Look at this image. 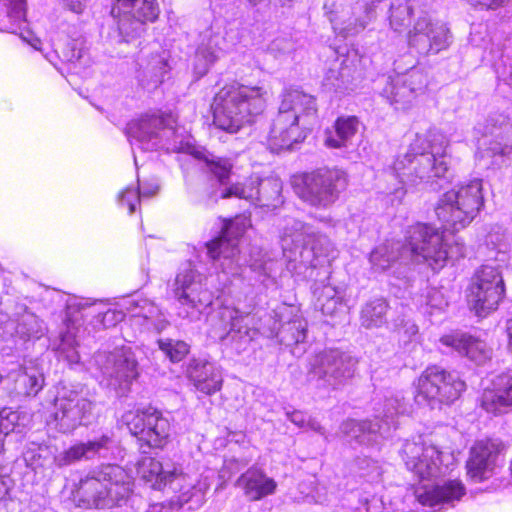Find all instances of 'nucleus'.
<instances>
[{
	"instance_id": "ea45409f",
	"label": "nucleus",
	"mask_w": 512,
	"mask_h": 512,
	"mask_svg": "<svg viewBox=\"0 0 512 512\" xmlns=\"http://www.w3.org/2000/svg\"><path fill=\"white\" fill-rule=\"evenodd\" d=\"M14 329L16 336L23 341L38 340L48 333L44 321L28 310L17 318Z\"/></svg>"
},
{
	"instance_id": "c9c22d12",
	"label": "nucleus",
	"mask_w": 512,
	"mask_h": 512,
	"mask_svg": "<svg viewBox=\"0 0 512 512\" xmlns=\"http://www.w3.org/2000/svg\"><path fill=\"white\" fill-rule=\"evenodd\" d=\"M237 485L244 491L250 500H259L271 495L276 490L277 484L274 479L268 477L258 468H250L243 473Z\"/></svg>"
},
{
	"instance_id": "2eb2a0df",
	"label": "nucleus",
	"mask_w": 512,
	"mask_h": 512,
	"mask_svg": "<svg viewBox=\"0 0 512 512\" xmlns=\"http://www.w3.org/2000/svg\"><path fill=\"white\" fill-rule=\"evenodd\" d=\"M404 411V398L400 394H393L386 397L376 408L375 417L381 420V424L350 419L343 422L340 429L349 441L355 440L360 444L372 445L378 443L379 438L390 436L391 431L397 427V416Z\"/></svg>"
},
{
	"instance_id": "c85d7f7f",
	"label": "nucleus",
	"mask_w": 512,
	"mask_h": 512,
	"mask_svg": "<svg viewBox=\"0 0 512 512\" xmlns=\"http://www.w3.org/2000/svg\"><path fill=\"white\" fill-rule=\"evenodd\" d=\"M117 449V442L110 434H102L87 442H79L69 449L54 456V464L57 467H64L82 459L94 457H108Z\"/></svg>"
},
{
	"instance_id": "e2e57ef3",
	"label": "nucleus",
	"mask_w": 512,
	"mask_h": 512,
	"mask_svg": "<svg viewBox=\"0 0 512 512\" xmlns=\"http://www.w3.org/2000/svg\"><path fill=\"white\" fill-rule=\"evenodd\" d=\"M381 468L379 465L372 461L371 462V471L368 473L363 474L365 477H367L370 481H378L381 478Z\"/></svg>"
},
{
	"instance_id": "f03ea898",
	"label": "nucleus",
	"mask_w": 512,
	"mask_h": 512,
	"mask_svg": "<svg viewBox=\"0 0 512 512\" xmlns=\"http://www.w3.org/2000/svg\"><path fill=\"white\" fill-rule=\"evenodd\" d=\"M449 145L446 137L431 130L426 135L415 136L408 151L399 155L393 164L397 184L385 192L391 205L399 204L406 194L404 184L418 186L433 184L446 176L449 168Z\"/></svg>"
},
{
	"instance_id": "393cba45",
	"label": "nucleus",
	"mask_w": 512,
	"mask_h": 512,
	"mask_svg": "<svg viewBox=\"0 0 512 512\" xmlns=\"http://www.w3.org/2000/svg\"><path fill=\"white\" fill-rule=\"evenodd\" d=\"M216 316L223 324V329L216 336L222 341L234 343L237 349L252 341L258 331L266 333L265 326L254 323L255 315L242 312L230 306H222Z\"/></svg>"
},
{
	"instance_id": "7ed1b4c3",
	"label": "nucleus",
	"mask_w": 512,
	"mask_h": 512,
	"mask_svg": "<svg viewBox=\"0 0 512 512\" xmlns=\"http://www.w3.org/2000/svg\"><path fill=\"white\" fill-rule=\"evenodd\" d=\"M280 240L289 270L310 268L309 277H313L314 269L321 268L329 278L330 265L337 257V250L325 235L316 233L311 226L299 220L286 218Z\"/></svg>"
},
{
	"instance_id": "a878e982",
	"label": "nucleus",
	"mask_w": 512,
	"mask_h": 512,
	"mask_svg": "<svg viewBox=\"0 0 512 512\" xmlns=\"http://www.w3.org/2000/svg\"><path fill=\"white\" fill-rule=\"evenodd\" d=\"M449 29L442 23H434L427 14L420 15L408 33V44L419 54H436L449 47Z\"/></svg>"
},
{
	"instance_id": "cd10ccee",
	"label": "nucleus",
	"mask_w": 512,
	"mask_h": 512,
	"mask_svg": "<svg viewBox=\"0 0 512 512\" xmlns=\"http://www.w3.org/2000/svg\"><path fill=\"white\" fill-rule=\"evenodd\" d=\"M439 343L449 352L466 357L476 365H483L492 357V348L485 340L466 332L453 331L445 334L439 339Z\"/></svg>"
},
{
	"instance_id": "39448f33",
	"label": "nucleus",
	"mask_w": 512,
	"mask_h": 512,
	"mask_svg": "<svg viewBox=\"0 0 512 512\" xmlns=\"http://www.w3.org/2000/svg\"><path fill=\"white\" fill-rule=\"evenodd\" d=\"M196 158L203 159L207 170L215 176L218 189L209 192V198L213 201L236 197L244 199L259 207H266L270 210L277 208L283 203L281 197L282 184L278 179H260L254 175L245 182H238L230 186H224L225 180L229 177L232 164L228 159L207 154L205 152H194Z\"/></svg>"
},
{
	"instance_id": "052dcab7",
	"label": "nucleus",
	"mask_w": 512,
	"mask_h": 512,
	"mask_svg": "<svg viewBox=\"0 0 512 512\" xmlns=\"http://www.w3.org/2000/svg\"><path fill=\"white\" fill-rule=\"evenodd\" d=\"M21 38L35 50H41V40L33 32L29 30L21 32Z\"/></svg>"
},
{
	"instance_id": "a211bd4d",
	"label": "nucleus",
	"mask_w": 512,
	"mask_h": 512,
	"mask_svg": "<svg viewBox=\"0 0 512 512\" xmlns=\"http://www.w3.org/2000/svg\"><path fill=\"white\" fill-rule=\"evenodd\" d=\"M465 388V382L458 374L431 366L418 379L415 400L420 405L427 404L434 408L441 404L453 403Z\"/></svg>"
},
{
	"instance_id": "f3484780",
	"label": "nucleus",
	"mask_w": 512,
	"mask_h": 512,
	"mask_svg": "<svg viewBox=\"0 0 512 512\" xmlns=\"http://www.w3.org/2000/svg\"><path fill=\"white\" fill-rule=\"evenodd\" d=\"M299 197L308 204L327 208L335 203L347 187V175L338 168H319L300 177Z\"/></svg>"
},
{
	"instance_id": "72a5a7b5",
	"label": "nucleus",
	"mask_w": 512,
	"mask_h": 512,
	"mask_svg": "<svg viewBox=\"0 0 512 512\" xmlns=\"http://www.w3.org/2000/svg\"><path fill=\"white\" fill-rule=\"evenodd\" d=\"M121 306L134 319H143L142 324L147 330L154 329L157 332H161L168 325L163 312L148 298L139 295L127 297L123 299Z\"/></svg>"
},
{
	"instance_id": "1a4fd4ad",
	"label": "nucleus",
	"mask_w": 512,
	"mask_h": 512,
	"mask_svg": "<svg viewBox=\"0 0 512 512\" xmlns=\"http://www.w3.org/2000/svg\"><path fill=\"white\" fill-rule=\"evenodd\" d=\"M136 471L137 475L155 490L171 485L174 490L181 491L178 497L179 505L173 508L187 511L199 509L204 492L210 487V479L215 476V472L208 469L202 475V479L195 483V480L183 473L180 467H164L160 461L151 457H143L138 462Z\"/></svg>"
},
{
	"instance_id": "3c124183",
	"label": "nucleus",
	"mask_w": 512,
	"mask_h": 512,
	"mask_svg": "<svg viewBox=\"0 0 512 512\" xmlns=\"http://www.w3.org/2000/svg\"><path fill=\"white\" fill-rule=\"evenodd\" d=\"M444 294L437 288H429L425 296L424 313L433 314V310L442 311L447 306Z\"/></svg>"
},
{
	"instance_id": "473e14b6",
	"label": "nucleus",
	"mask_w": 512,
	"mask_h": 512,
	"mask_svg": "<svg viewBox=\"0 0 512 512\" xmlns=\"http://www.w3.org/2000/svg\"><path fill=\"white\" fill-rule=\"evenodd\" d=\"M480 403L487 413L493 415L512 411V375L501 374L495 377L491 387L484 389Z\"/></svg>"
},
{
	"instance_id": "423d86ee",
	"label": "nucleus",
	"mask_w": 512,
	"mask_h": 512,
	"mask_svg": "<svg viewBox=\"0 0 512 512\" xmlns=\"http://www.w3.org/2000/svg\"><path fill=\"white\" fill-rule=\"evenodd\" d=\"M126 133L132 146L136 167L137 149L179 152L190 147L189 138L183 135L175 115L171 112L151 110L142 113L127 124Z\"/></svg>"
},
{
	"instance_id": "6e6552de",
	"label": "nucleus",
	"mask_w": 512,
	"mask_h": 512,
	"mask_svg": "<svg viewBox=\"0 0 512 512\" xmlns=\"http://www.w3.org/2000/svg\"><path fill=\"white\" fill-rule=\"evenodd\" d=\"M486 241L495 250L494 259L499 264L497 266L484 264L471 277L466 297L469 308L478 317H486L495 311L503 299L505 284L501 264H505L509 258V244L504 240V236L500 238L497 235L489 234Z\"/></svg>"
},
{
	"instance_id": "338daca9",
	"label": "nucleus",
	"mask_w": 512,
	"mask_h": 512,
	"mask_svg": "<svg viewBox=\"0 0 512 512\" xmlns=\"http://www.w3.org/2000/svg\"><path fill=\"white\" fill-rule=\"evenodd\" d=\"M7 434L4 433V431H2V428L0 427V453L2 452L3 450V446H4V437L6 436Z\"/></svg>"
},
{
	"instance_id": "680f3d73",
	"label": "nucleus",
	"mask_w": 512,
	"mask_h": 512,
	"mask_svg": "<svg viewBox=\"0 0 512 512\" xmlns=\"http://www.w3.org/2000/svg\"><path fill=\"white\" fill-rule=\"evenodd\" d=\"M366 24V21H360L359 23H356L353 27L351 26V24H349L341 28V33H343L345 36L355 34L360 30L364 29Z\"/></svg>"
},
{
	"instance_id": "9b49d317",
	"label": "nucleus",
	"mask_w": 512,
	"mask_h": 512,
	"mask_svg": "<svg viewBox=\"0 0 512 512\" xmlns=\"http://www.w3.org/2000/svg\"><path fill=\"white\" fill-rule=\"evenodd\" d=\"M132 477L118 465H102L80 482L79 493H95L83 500L86 509H111L121 507L132 492Z\"/></svg>"
},
{
	"instance_id": "c03bdc74",
	"label": "nucleus",
	"mask_w": 512,
	"mask_h": 512,
	"mask_svg": "<svg viewBox=\"0 0 512 512\" xmlns=\"http://www.w3.org/2000/svg\"><path fill=\"white\" fill-rule=\"evenodd\" d=\"M62 58L64 61L80 66H86L89 62L85 40L78 37L69 41L62 49Z\"/></svg>"
},
{
	"instance_id": "4468645a",
	"label": "nucleus",
	"mask_w": 512,
	"mask_h": 512,
	"mask_svg": "<svg viewBox=\"0 0 512 512\" xmlns=\"http://www.w3.org/2000/svg\"><path fill=\"white\" fill-rule=\"evenodd\" d=\"M204 277L191 262L183 264L172 284L177 314L182 319L197 321L213 303V293L205 287Z\"/></svg>"
},
{
	"instance_id": "dca6fc26",
	"label": "nucleus",
	"mask_w": 512,
	"mask_h": 512,
	"mask_svg": "<svg viewBox=\"0 0 512 512\" xmlns=\"http://www.w3.org/2000/svg\"><path fill=\"white\" fill-rule=\"evenodd\" d=\"M244 233L242 220L226 221L223 223L220 237L207 243V253L216 269L227 276H238L242 267L250 265L256 269V262H250L241 255L238 239Z\"/></svg>"
},
{
	"instance_id": "69168bd1",
	"label": "nucleus",
	"mask_w": 512,
	"mask_h": 512,
	"mask_svg": "<svg viewBox=\"0 0 512 512\" xmlns=\"http://www.w3.org/2000/svg\"><path fill=\"white\" fill-rule=\"evenodd\" d=\"M377 502H378V500L375 497H373L371 499V501H368V499H365V504H366L365 510L367 512H369L371 509H375L376 506L374 504L377 503Z\"/></svg>"
},
{
	"instance_id": "37998d69",
	"label": "nucleus",
	"mask_w": 512,
	"mask_h": 512,
	"mask_svg": "<svg viewBox=\"0 0 512 512\" xmlns=\"http://www.w3.org/2000/svg\"><path fill=\"white\" fill-rule=\"evenodd\" d=\"M396 83L407 85L418 97L425 92L428 85V77L423 70L412 68L405 73L396 74Z\"/></svg>"
},
{
	"instance_id": "7c9ffc66",
	"label": "nucleus",
	"mask_w": 512,
	"mask_h": 512,
	"mask_svg": "<svg viewBox=\"0 0 512 512\" xmlns=\"http://www.w3.org/2000/svg\"><path fill=\"white\" fill-rule=\"evenodd\" d=\"M186 372L195 389L202 394L213 395L222 387V371L215 362L203 358L192 359Z\"/></svg>"
},
{
	"instance_id": "774afa93",
	"label": "nucleus",
	"mask_w": 512,
	"mask_h": 512,
	"mask_svg": "<svg viewBox=\"0 0 512 512\" xmlns=\"http://www.w3.org/2000/svg\"><path fill=\"white\" fill-rule=\"evenodd\" d=\"M409 331L412 333V334H415L417 333V327L412 324L410 327H409Z\"/></svg>"
},
{
	"instance_id": "f704fd0d",
	"label": "nucleus",
	"mask_w": 512,
	"mask_h": 512,
	"mask_svg": "<svg viewBox=\"0 0 512 512\" xmlns=\"http://www.w3.org/2000/svg\"><path fill=\"white\" fill-rule=\"evenodd\" d=\"M223 37L212 29L206 30L201 35L193 60L194 74L200 78L208 73L212 65L219 59L223 50Z\"/></svg>"
},
{
	"instance_id": "4be33fe9",
	"label": "nucleus",
	"mask_w": 512,
	"mask_h": 512,
	"mask_svg": "<svg viewBox=\"0 0 512 512\" xmlns=\"http://www.w3.org/2000/svg\"><path fill=\"white\" fill-rule=\"evenodd\" d=\"M122 422L132 435L152 448L164 447L171 434L170 419L153 407L129 410Z\"/></svg>"
},
{
	"instance_id": "8fccbe9b",
	"label": "nucleus",
	"mask_w": 512,
	"mask_h": 512,
	"mask_svg": "<svg viewBox=\"0 0 512 512\" xmlns=\"http://www.w3.org/2000/svg\"><path fill=\"white\" fill-rule=\"evenodd\" d=\"M26 0H0V4L6 8L7 17L12 24H20L25 21Z\"/></svg>"
},
{
	"instance_id": "ddd939ff",
	"label": "nucleus",
	"mask_w": 512,
	"mask_h": 512,
	"mask_svg": "<svg viewBox=\"0 0 512 512\" xmlns=\"http://www.w3.org/2000/svg\"><path fill=\"white\" fill-rule=\"evenodd\" d=\"M478 140L476 158L486 168L500 166L503 158L512 153V119L508 113L493 112L474 126Z\"/></svg>"
},
{
	"instance_id": "5701e85b",
	"label": "nucleus",
	"mask_w": 512,
	"mask_h": 512,
	"mask_svg": "<svg viewBox=\"0 0 512 512\" xmlns=\"http://www.w3.org/2000/svg\"><path fill=\"white\" fill-rule=\"evenodd\" d=\"M91 410L92 402L77 390L59 386L54 398V412L48 418L47 425L58 432L70 433L83 424Z\"/></svg>"
},
{
	"instance_id": "9d476101",
	"label": "nucleus",
	"mask_w": 512,
	"mask_h": 512,
	"mask_svg": "<svg viewBox=\"0 0 512 512\" xmlns=\"http://www.w3.org/2000/svg\"><path fill=\"white\" fill-rule=\"evenodd\" d=\"M76 308L79 312L86 309H92L97 314L96 322L103 328L115 326L124 319V312L111 308L102 301L90 302L89 300H75L68 304L65 317L56 335L50 334L49 348L54 351L59 359L65 360L68 364H79L80 355L77 350V334L80 323L78 318L71 317V309Z\"/></svg>"
},
{
	"instance_id": "a18cd8bd",
	"label": "nucleus",
	"mask_w": 512,
	"mask_h": 512,
	"mask_svg": "<svg viewBox=\"0 0 512 512\" xmlns=\"http://www.w3.org/2000/svg\"><path fill=\"white\" fill-rule=\"evenodd\" d=\"M349 70L346 67L341 68L339 71L330 69L324 79V86L329 90L344 93L352 90L349 85Z\"/></svg>"
},
{
	"instance_id": "79ce46f5",
	"label": "nucleus",
	"mask_w": 512,
	"mask_h": 512,
	"mask_svg": "<svg viewBox=\"0 0 512 512\" xmlns=\"http://www.w3.org/2000/svg\"><path fill=\"white\" fill-rule=\"evenodd\" d=\"M388 304L384 299H374L361 310L360 322L364 328L382 327L387 322Z\"/></svg>"
},
{
	"instance_id": "0eeeda50",
	"label": "nucleus",
	"mask_w": 512,
	"mask_h": 512,
	"mask_svg": "<svg viewBox=\"0 0 512 512\" xmlns=\"http://www.w3.org/2000/svg\"><path fill=\"white\" fill-rule=\"evenodd\" d=\"M267 91L260 86L233 84L220 89L213 102V124L230 134L251 124L266 108Z\"/></svg>"
},
{
	"instance_id": "603ef678",
	"label": "nucleus",
	"mask_w": 512,
	"mask_h": 512,
	"mask_svg": "<svg viewBox=\"0 0 512 512\" xmlns=\"http://www.w3.org/2000/svg\"><path fill=\"white\" fill-rule=\"evenodd\" d=\"M140 191L138 187H127L118 195V203L122 207H127L129 213L136 211L137 205L140 204Z\"/></svg>"
},
{
	"instance_id": "bb28decb",
	"label": "nucleus",
	"mask_w": 512,
	"mask_h": 512,
	"mask_svg": "<svg viewBox=\"0 0 512 512\" xmlns=\"http://www.w3.org/2000/svg\"><path fill=\"white\" fill-rule=\"evenodd\" d=\"M293 308L290 306L282 305L274 311L275 317L273 325L268 328L270 336H275L279 339L280 343L285 346H295L292 349V354L300 357L305 352L304 348L299 345L305 342L307 336V322L299 316L289 319L284 322V315L291 314Z\"/></svg>"
},
{
	"instance_id": "f8f14e48",
	"label": "nucleus",
	"mask_w": 512,
	"mask_h": 512,
	"mask_svg": "<svg viewBox=\"0 0 512 512\" xmlns=\"http://www.w3.org/2000/svg\"><path fill=\"white\" fill-rule=\"evenodd\" d=\"M483 183L479 178L465 180L439 199L435 213L446 229L454 232L467 227L484 205Z\"/></svg>"
},
{
	"instance_id": "58836bf2",
	"label": "nucleus",
	"mask_w": 512,
	"mask_h": 512,
	"mask_svg": "<svg viewBox=\"0 0 512 512\" xmlns=\"http://www.w3.org/2000/svg\"><path fill=\"white\" fill-rule=\"evenodd\" d=\"M45 378L42 367L36 361H28L24 364L16 379L19 392L31 396L37 395L44 386Z\"/></svg>"
},
{
	"instance_id": "412c9836",
	"label": "nucleus",
	"mask_w": 512,
	"mask_h": 512,
	"mask_svg": "<svg viewBox=\"0 0 512 512\" xmlns=\"http://www.w3.org/2000/svg\"><path fill=\"white\" fill-rule=\"evenodd\" d=\"M159 13L156 0H116L111 8V16L125 42L140 37L146 24L154 22Z\"/></svg>"
},
{
	"instance_id": "6ab92c4d",
	"label": "nucleus",
	"mask_w": 512,
	"mask_h": 512,
	"mask_svg": "<svg viewBox=\"0 0 512 512\" xmlns=\"http://www.w3.org/2000/svg\"><path fill=\"white\" fill-rule=\"evenodd\" d=\"M403 459L408 469L421 480H430L445 475L454 464L450 451L440 450L431 439L407 441L403 446Z\"/></svg>"
},
{
	"instance_id": "4c0bfd02",
	"label": "nucleus",
	"mask_w": 512,
	"mask_h": 512,
	"mask_svg": "<svg viewBox=\"0 0 512 512\" xmlns=\"http://www.w3.org/2000/svg\"><path fill=\"white\" fill-rule=\"evenodd\" d=\"M317 297V306L323 314L334 316L344 306H348L345 287H336L332 284H324L321 292L318 288L314 291Z\"/></svg>"
},
{
	"instance_id": "a19ab883",
	"label": "nucleus",
	"mask_w": 512,
	"mask_h": 512,
	"mask_svg": "<svg viewBox=\"0 0 512 512\" xmlns=\"http://www.w3.org/2000/svg\"><path fill=\"white\" fill-rule=\"evenodd\" d=\"M382 95L394 105L396 109H406L417 98L407 85L396 83V75L390 76L383 88Z\"/></svg>"
},
{
	"instance_id": "2f4dec72",
	"label": "nucleus",
	"mask_w": 512,
	"mask_h": 512,
	"mask_svg": "<svg viewBox=\"0 0 512 512\" xmlns=\"http://www.w3.org/2000/svg\"><path fill=\"white\" fill-rule=\"evenodd\" d=\"M465 487L460 480H449L433 487H420L415 491L417 500L424 506L453 508L465 495Z\"/></svg>"
},
{
	"instance_id": "f257e3e1",
	"label": "nucleus",
	"mask_w": 512,
	"mask_h": 512,
	"mask_svg": "<svg viewBox=\"0 0 512 512\" xmlns=\"http://www.w3.org/2000/svg\"><path fill=\"white\" fill-rule=\"evenodd\" d=\"M464 255L465 246L459 238L430 225L416 223L406 230L405 243L387 240L377 245L370 253L369 262L375 272L386 271L400 258L424 262L433 270H439L449 260Z\"/></svg>"
},
{
	"instance_id": "c756f323",
	"label": "nucleus",
	"mask_w": 512,
	"mask_h": 512,
	"mask_svg": "<svg viewBox=\"0 0 512 512\" xmlns=\"http://www.w3.org/2000/svg\"><path fill=\"white\" fill-rule=\"evenodd\" d=\"M108 385L114 388L129 384L138 375L137 363L132 353L124 348L110 353L101 368Z\"/></svg>"
},
{
	"instance_id": "864d4df0",
	"label": "nucleus",
	"mask_w": 512,
	"mask_h": 512,
	"mask_svg": "<svg viewBox=\"0 0 512 512\" xmlns=\"http://www.w3.org/2000/svg\"><path fill=\"white\" fill-rule=\"evenodd\" d=\"M0 427L7 435L15 430L20 432V414L17 411L3 410L0 413Z\"/></svg>"
},
{
	"instance_id": "09e8293b",
	"label": "nucleus",
	"mask_w": 512,
	"mask_h": 512,
	"mask_svg": "<svg viewBox=\"0 0 512 512\" xmlns=\"http://www.w3.org/2000/svg\"><path fill=\"white\" fill-rule=\"evenodd\" d=\"M287 417L297 427L315 431V432L321 434L322 436H324L325 439H327L325 430L320 425V423L316 419L305 414L304 412L295 410V411L287 413Z\"/></svg>"
},
{
	"instance_id": "4d7b16f0",
	"label": "nucleus",
	"mask_w": 512,
	"mask_h": 512,
	"mask_svg": "<svg viewBox=\"0 0 512 512\" xmlns=\"http://www.w3.org/2000/svg\"><path fill=\"white\" fill-rule=\"evenodd\" d=\"M137 187L140 191L141 198H148L154 196L159 190V184L156 179L145 181L142 184L138 181Z\"/></svg>"
},
{
	"instance_id": "b1692460",
	"label": "nucleus",
	"mask_w": 512,
	"mask_h": 512,
	"mask_svg": "<svg viewBox=\"0 0 512 512\" xmlns=\"http://www.w3.org/2000/svg\"><path fill=\"white\" fill-rule=\"evenodd\" d=\"M505 452L506 446L498 438L475 441L466 461L467 477L474 483L491 479L503 467Z\"/></svg>"
},
{
	"instance_id": "0e129e2a",
	"label": "nucleus",
	"mask_w": 512,
	"mask_h": 512,
	"mask_svg": "<svg viewBox=\"0 0 512 512\" xmlns=\"http://www.w3.org/2000/svg\"><path fill=\"white\" fill-rule=\"evenodd\" d=\"M64 2L75 13H81L85 6V0H64Z\"/></svg>"
},
{
	"instance_id": "bf43d9fd",
	"label": "nucleus",
	"mask_w": 512,
	"mask_h": 512,
	"mask_svg": "<svg viewBox=\"0 0 512 512\" xmlns=\"http://www.w3.org/2000/svg\"><path fill=\"white\" fill-rule=\"evenodd\" d=\"M11 486V479L8 476L0 475V509H6L7 496Z\"/></svg>"
},
{
	"instance_id": "20e7f679",
	"label": "nucleus",
	"mask_w": 512,
	"mask_h": 512,
	"mask_svg": "<svg viewBox=\"0 0 512 512\" xmlns=\"http://www.w3.org/2000/svg\"><path fill=\"white\" fill-rule=\"evenodd\" d=\"M316 121V99L300 89H286L268 133L270 150L279 152L302 142Z\"/></svg>"
},
{
	"instance_id": "5fc2aeb1",
	"label": "nucleus",
	"mask_w": 512,
	"mask_h": 512,
	"mask_svg": "<svg viewBox=\"0 0 512 512\" xmlns=\"http://www.w3.org/2000/svg\"><path fill=\"white\" fill-rule=\"evenodd\" d=\"M293 49V43L287 38H277L273 40L269 46V50L275 56L286 54Z\"/></svg>"
},
{
	"instance_id": "49530a36",
	"label": "nucleus",
	"mask_w": 512,
	"mask_h": 512,
	"mask_svg": "<svg viewBox=\"0 0 512 512\" xmlns=\"http://www.w3.org/2000/svg\"><path fill=\"white\" fill-rule=\"evenodd\" d=\"M158 345L172 362L181 361L189 353V345L184 341L160 339Z\"/></svg>"
},
{
	"instance_id": "6e6d98bb",
	"label": "nucleus",
	"mask_w": 512,
	"mask_h": 512,
	"mask_svg": "<svg viewBox=\"0 0 512 512\" xmlns=\"http://www.w3.org/2000/svg\"><path fill=\"white\" fill-rule=\"evenodd\" d=\"M469 5L479 9H497L510 0H465Z\"/></svg>"
},
{
	"instance_id": "13d9d810",
	"label": "nucleus",
	"mask_w": 512,
	"mask_h": 512,
	"mask_svg": "<svg viewBox=\"0 0 512 512\" xmlns=\"http://www.w3.org/2000/svg\"><path fill=\"white\" fill-rule=\"evenodd\" d=\"M486 33H487V29L484 25H482V24L473 25L471 27V32H470L471 44L474 46H481L482 41L484 40V37H482V35H486Z\"/></svg>"
},
{
	"instance_id": "aec40b11",
	"label": "nucleus",
	"mask_w": 512,
	"mask_h": 512,
	"mask_svg": "<svg viewBox=\"0 0 512 512\" xmlns=\"http://www.w3.org/2000/svg\"><path fill=\"white\" fill-rule=\"evenodd\" d=\"M357 361L349 354L338 349H324L317 353L308 373L319 389L334 390L350 379Z\"/></svg>"
},
{
	"instance_id": "de8ad7c7",
	"label": "nucleus",
	"mask_w": 512,
	"mask_h": 512,
	"mask_svg": "<svg viewBox=\"0 0 512 512\" xmlns=\"http://www.w3.org/2000/svg\"><path fill=\"white\" fill-rule=\"evenodd\" d=\"M412 6L409 3L395 6L392 4L390 8V25L393 30L401 31L405 28L412 16Z\"/></svg>"
},
{
	"instance_id": "e433bc0d",
	"label": "nucleus",
	"mask_w": 512,
	"mask_h": 512,
	"mask_svg": "<svg viewBox=\"0 0 512 512\" xmlns=\"http://www.w3.org/2000/svg\"><path fill=\"white\" fill-rule=\"evenodd\" d=\"M356 116H340L334 123L333 130L325 132L324 144L328 148H347L359 129Z\"/></svg>"
}]
</instances>
